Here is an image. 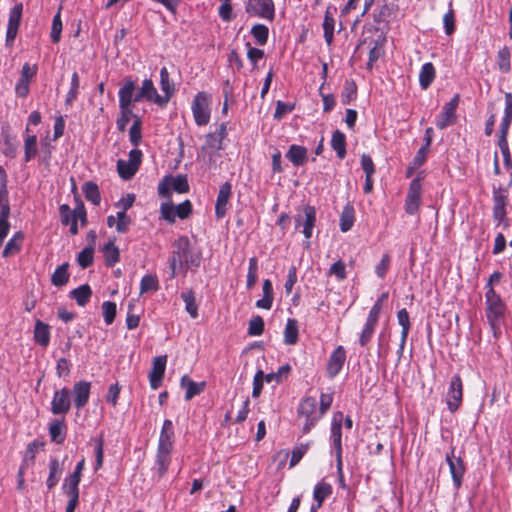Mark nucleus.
Segmentation results:
<instances>
[{
	"mask_svg": "<svg viewBox=\"0 0 512 512\" xmlns=\"http://www.w3.org/2000/svg\"><path fill=\"white\" fill-rule=\"evenodd\" d=\"M174 442V424L170 419H165L160 431L155 456V471L159 477H163L168 470L171 463V454L174 448Z\"/></svg>",
	"mask_w": 512,
	"mask_h": 512,
	"instance_id": "nucleus-1",
	"label": "nucleus"
},
{
	"mask_svg": "<svg viewBox=\"0 0 512 512\" xmlns=\"http://www.w3.org/2000/svg\"><path fill=\"white\" fill-rule=\"evenodd\" d=\"M170 259L171 277H175L177 270L196 268L200 265V256L193 253L192 246L187 237L178 238L173 244Z\"/></svg>",
	"mask_w": 512,
	"mask_h": 512,
	"instance_id": "nucleus-2",
	"label": "nucleus"
},
{
	"mask_svg": "<svg viewBox=\"0 0 512 512\" xmlns=\"http://www.w3.org/2000/svg\"><path fill=\"white\" fill-rule=\"evenodd\" d=\"M135 88L136 85L133 80L125 79L123 85L118 91L119 116L116 120V125L120 132H124L126 130V127L131 119L134 121L135 117H138L133 113L130 107L132 104V93L135 91Z\"/></svg>",
	"mask_w": 512,
	"mask_h": 512,
	"instance_id": "nucleus-3",
	"label": "nucleus"
},
{
	"mask_svg": "<svg viewBox=\"0 0 512 512\" xmlns=\"http://www.w3.org/2000/svg\"><path fill=\"white\" fill-rule=\"evenodd\" d=\"M486 317L494 335L500 331L504 323L506 314V305L501 297L496 293L493 287L487 289L486 294Z\"/></svg>",
	"mask_w": 512,
	"mask_h": 512,
	"instance_id": "nucleus-4",
	"label": "nucleus"
},
{
	"mask_svg": "<svg viewBox=\"0 0 512 512\" xmlns=\"http://www.w3.org/2000/svg\"><path fill=\"white\" fill-rule=\"evenodd\" d=\"M322 417L314 397L308 396L300 401L297 407V421L302 427L303 434H308Z\"/></svg>",
	"mask_w": 512,
	"mask_h": 512,
	"instance_id": "nucleus-5",
	"label": "nucleus"
},
{
	"mask_svg": "<svg viewBox=\"0 0 512 512\" xmlns=\"http://www.w3.org/2000/svg\"><path fill=\"white\" fill-rule=\"evenodd\" d=\"M211 95L207 92H198L191 104V110L195 123L198 126H205L211 118Z\"/></svg>",
	"mask_w": 512,
	"mask_h": 512,
	"instance_id": "nucleus-6",
	"label": "nucleus"
},
{
	"mask_svg": "<svg viewBox=\"0 0 512 512\" xmlns=\"http://www.w3.org/2000/svg\"><path fill=\"white\" fill-rule=\"evenodd\" d=\"M171 191L177 193H186L189 191V184L186 175L165 176L158 184V193L167 199L170 198Z\"/></svg>",
	"mask_w": 512,
	"mask_h": 512,
	"instance_id": "nucleus-7",
	"label": "nucleus"
},
{
	"mask_svg": "<svg viewBox=\"0 0 512 512\" xmlns=\"http://www.w3.org/2000/svg\"><path fill=\"white\" fill-rule=\"evenodd\" d=\"M245 11L254 17L272 22L275 18L273 0H247Z\"/></svg>",
	"mask_w": 512,
	"mask_h": 512,
	"instance_id": "nucleus-8",
	"label": "nucleus"
},
{
	"mask_svg": "<svg viewBox=\"0 0 512 512\" xmlns=\"http://www.w3.org/2000/svg\"><path fill=\"white\" fill-rule=\"evenodd\" d=\"M508 190L502 186L493 188V219L501 224L507 216Z\"/></svg>",
	"mask_w": 512,
	"mask_h": 512,
	"instance_id": "nucleus-9",
	"label": "nucleus"
},
{
	"mask_svg": "<svg viewBox=\"0 0 512 512\" xmlns=\"http://www.w3.org/2000/svg\"><path fill=\"white\" fill-rule=\"evenodd\" d=\"M463 383L459 375H454L449 384L446 395V404L450 412H455L462 403Z\"/></svg>",
	"mask_w": 512,
	"mask_h": 512,
	"instance_id": "nucleus-10",
	"label": "nucleus"
},
{
	"mask_svg": "<svg viewBox=\"0 0 512 512\" xmlns=\"http://www.w3.org/2000/svg\"><path fill=\"white\" fill-rule=\"evenodd\" d=\"M71 408V390L67 387L56 390L51 400V413L65 415Z\"/></svg>",
	"mask_w": 512,
	"mask_h": 512,
	"instance_id": "nucleus-11",
	"label": "nucleus"
},
{
	"mask_svg": "<svg viewBox=\"0 0 512 512\" xmlns=\"http://www.w3.org/2000/svg\"><path fill=\"white\" fill-rule=\"evenodd\" d=\"M422 197V185L418 178L413 179L409 185V189L405 199V211L409 215L418 212Z\"/></svg>",
	"mask_w": 512,
	"mask_h": 512,
	"instance_id": "nucleus-12",
	"label": "nucleus"
},
{
	"mask_svg": "<svg viewBox=\"0 0 512 512\" xmlns=\"http://www.w3.org/2000/svg\"><path fill=\"white\" fill-rule=\"evenodd\" d=\"M459 104V95L456 94L454 97L442 107L441 113L436 119V126L439 129H445L451 126L456 121V109Z\"/></svg>",
	"mask_w": 512,
	"mask_h": 512,
	"instance_id": "nucleus-13",
	"label": "nucleus"
},
{
	"mask_svg": "<svg viewBox=\"0 0 512 512\" xmlns=\"http://www.w3.org/2000/svg\"><path fill=\"white\" fill-rule=\"evenodd\" d=\"M342 424H343V413L336 412L333 415L331 423V434L330 440L332 447L335 451L336 460L342 459Z\"/></svg>",
	"mask_w": 512,
	"mask_h": 512,
	"instance_id": "nucleus-14",
	"label": "nucleus"
},
{
	"mask_svg": "<svg viewBox=\"0 0 512 512\" xmlns=\"http://www.w3.org/2000/svg\"><path fill=\"white\" fill-rule=\"evenodd\" d=\"M379 318V307L377 305L376 307H372L370 309L363 329L359 334V345L361 347L367 346V344L371 341L378 325Z\"/></svg>",
	"mask_w": 512,
	"mask_h": 512,
	"instance_id": "nucleus-15",
	"label": "nucleus"
},
{
	"mask_svg": "<svg viewBox=\"0 0 512 512\" xmlns=\"http://www.w3.org/2000/svg\"><path fill=\"white\" fill-rule=\"evenodd\" d=\"M73 394V402L75 407L80 410L82 409L89 401L90 393H91V383L85 380L76 382L73 385L72 392Z\"/></svg>",
	"mask_w": 512,
	"mask_h": 512,
	"instance_id": "nucleus-16",
	"label": "nucleus"
},
{
	"mask_svg": "<svg viewBox=\"0 0 512 512\" xmlns=\"http://www.w3.org/2000/svg\"><path fill=\"white\" fill-rule=\"evenodd\" d=\"M167 363V356H158L153 359L152 369L149 373V381L152 389L160 387Z\"/></svg>",
	"mask_w": 512,
	"mask_h": 512,
	"instance_id": "nucleus-17",
	"label": "nucleus"
},
{
	"mask_svg": "<svg viewBox=\"0 0 512 512\" xmlns=\"http://www.w3.org/2000/svg\"><path fill=\"white\" fill-rule=\"evenodd\" d=\"M446 462L449 465L454 486L459 488L462 484V479L465 473V466L460 457H454V448L451 450L450 454L446 455Z\"/></svg>",
	"mask_w": 512,
	"mask_h": 512,
	"instance_id": "nucleus-18",
	"label": "nucleus"
},
{
	"mask_svg": "<svg viewBox=\"0 0 512 512\" xmlns=\"http://www.w3.org/2000/svg\"><path fill=\"white\" fill-rule=\"evenodd\" d=\"M346 361V351L343 346H338L332 352L327 363L328 376L334 378L341 371Z\"/></svg>",
	"mask_w": 512,
	"mask_h": 512,
	"instance_id": "nucleus-19",
	"label": "nucleus"
},
{
	"mask_svg": "<svg viewBox=\"0 0 512 512\" xmlns=\"http://www.w3.org/2000/svg\"><path fill=\"white\" fill-rule=\"evenodd\" d=\"M231 194L232 186L229 182H225L220 186L215 204V215L217 219H221L226 215Z\"/></svg>",
	"mask_w": 512,
	"mask_h": 512,
	"instance_id": "nucleus-20",
	"label": "nucleus"
},
{
	"mask_svg": "<svg viewBox=\"0 0 512 512\" xmlns=\"http://www.w3.org/2000/svg\"><path fill=\"white\" fill-rule=\"evenodd\" d=\"M141 87L143 94L146 96V101L154 103L160 107L167 106V97H162V95L157 92V89L151 79H144Z\"/></svg>",
	"mask_w": 512,
	"mask_h": 512,
	"instance_id": "nucleus-21",
	"label": "nucleus"
},
{
	"mask_svg": "<svg viewBox=\"0 0 512 512\" xmlns=\"http://www.w3.org/2000/svg\"><path fill=\"white\" fill-rule=\"evenodd\" d=\"M337 8L333 5H328L324 15L323 21V31L324 38L328 45H331L334 38V30H335V19L334 14L336 13Z\"/></svg>",
	"mask_w": 512,
	"mask_h": 512,
	"instance_id": "nucleus-22",
	"label": "nucleus"
},
{
	"mask_svg": "<svg viewBox=\"0 0 512 512\" xmlns=\"http://www.w3.org/2000/svg\"><path fill=\"white\" fill-rule=\"evenodd\" d=\"M308 157V150L304 146L291 145L286 153V158L296 167L302 166Z\"/></svg>",
	"mask_w": 512,
	"mask_h": 512,
	"instance_id": "nucleus-23",
	"label": "nucleus"
},
{
	"mask_svg": "<svg viewBox=\"0 0 512 512\" xmlns=\"http://www.w3.org/2000/svg\"><path fill=\"white\" fill-rule=\"evenodd\" d=\"M49 436L52 442L62 444L66 438V425L64 420L55 419L49 424Z\"/></svg>",
	"mask_w": 512,
	"mask_h": 512,
	"instance_id": "nucleus-24",
	"label": "nucleus"
},
{
	"mask_svg": "<svg viewBox=\"0 0 512 512\" xmlns=\"http://www.w3.org/2000/svg\"><path fill=\"white\" fill-rule=\"evenodd\" d=\"M304 220H303V230L306 239H310L312 237L313 228L316 222V209L313 206L306 205L303 208Z\"/></svg>",
	"mask_w": 512,
	"mask_h": 512,
	"instance_id": "nucleus-25",
	"label": "nucleus"
},
{
	"mask_svg": "<svg viewBox=\"0 0 512 512\" xmlns=\"http://www.w3.org/2000/svg\"><path fill=\"white\" fill-rule=\"evenodd\" d=\"M263 297L256 301V307L260 309L270 310L273 304L274 292L273 286L269 279L263 281L262 286Z\"/></svg>",
	"mask_w": 512,
	"mask_h": 512,
	"instance_id": "nucleus-26",
	"label": "nucleus"
},
{
	"mask_svg": "<svg viewBox=\"0 0 512 512\" xmlns=\"http://www.w3.org/2000/svg\"><path fill=\"white\" fill-rule=\"evenodd\" d=\"M181 385L185 388V400H191L194 396L199 395L205 387L204 382H195L191 380L187 375L181 378Z\"/></svg>",
	"mask_w": 512,
	"mask_h": 512,
	"instance_id": "nucleus-27",
	"label": "nucleus"
},
{
	"mask_svg": "<svg viewBox=\"0 0 512 512\" xmlns=\"http://www.w3.org/2000/svg\"><path fill=\"white\" fill-rule=\"evenodd\" d=\"M24 234L21 231L14 233V235L6 243L2 256L7 258L11 255L17 254L21 251Z\"/></svg>",
	"mask_w": 512,
	"mask_h": 512,
	"instance_id": "nucleus-28",
	"label": "nucleus"
},
{
	"mask_svg": "<svg viewBox=\"0 0 512 512\" xmlns=\"http://www.w3.org/2000/svg\"><path fill=\"white\" fill-rule=\"evenodd\" d=\"M436 71L434 65L431 62H427L422 65L419 73V84L423 90H426L434 81Z\"/></svg>",
	"mask_w": 512,
	"mask_h": 512,
	"instance_id": "nucleus-29",
	"label": "nucleus"
},
{
	"mask_svg": "<svg viewBox=\"0 0 512 512\" xmlns=\"http://www.w3.org/2000/svg\"><path fill=\"white\" fill-rule=\"evenodd\" d=\"M160 88L163 92L162 97H167V103L175 92L174 83L170 80L169 72L166 67L160 69Z\"/></svg>",
	"mask_w": 512,
	"mask_h": 512,
	"instance_id": "nucleus-30",
	"label": "nucleus"
},
{
	"mask_svg": "<svg viewBox=\"0 0 512 512\" xmlns=\"http://www.w3.org/2000/svg\"><path fill=\"white\" fill-rule=\"evenodd\" d=\"M92 295V290L89 285L84 284L70 292L71 298H73L79 306H85Z\"/></svg>",
	"mask_w": 512,
	"mask_h": 512,
	"instance_id": "nucleus-31",
	"label": "nucleus"
},
{
	"mask_svg": "<svg viewBox=\"0 0 512 512\" xmlns=\"http://www.w3.org/2000/svg\"><path fill=\"white\" fill-rule=\"evenodd\" d=\"M35 341L43 347H46L50 341L49 326L38 320L34 328Z\"/></svg>",
	"mask_w": 512,
	"mask_h": 512,
	"instance_id": "nucleus-32",
	"label": "nucleus"
},
{
	"mask_svg": "<svg viewBox=\"0 0 512 512\" xmlns=\"http://www.w3.org/2000/svg\"><path fill=\"white\" fill-rule=\"evenodd\" d=\"M81 476L70 474L64 481L63 491L68 497H79Z\"/></svg>",
	"mask_w": 512,
	"mask_h": 512,
	"instance_id": "nucleus-33",
	"label": "nucleus"
},
{
	"mask_svg": "<svg viewBox=\"0 0 512 512\" xmlns=\"http://www.w3.org/2000/svg\"><path fill=\"white\" fill-rule=\"evenodd\" d=\"M298 341V322L289 318L284 330V342L287 345H294Z\"/></svg>",
	"mask_w": 512,
	"mask_h": 512,
	"instance_id": "nucleus-34",
	"label": "nucleus"
},
{
	"mask_svg": "<svg viewBox=\"0 0 512 512\" xmlns=\"http://www.w3.org/2000/svg\"><path fill=\"white\" fill-rule=\"evenodd\" d=\"M181 298L185 303V310L195 319L198 317V305L196 304L195 293L192 290L183 291Z\"/></svg>",
	"mask_w": 512,
	"mask_h": 512,
	"instance_id": "nucleus-35",
	"label": "nucleus"
},
{
	"mask_svg": "<svg viewBox=\"0 0 512 512\" xmlns=\"http://www.w3.org/2000/svg\"><path fill=\"white\" fill-rule=\"evenodd\" d=\"M61 222L63 225H68L73 219L81 218L85 221V212L83 210L71 211L67 204H63L59 207Z\"/></svg>",
	"mask_w": 512,
	"mask_h": 512,
	"instance_id": "nucleus-36",
	"label": "nucleus"
},
{
	"mask_svg": "<svg viewBox=\"0 0 512 512\" xmlns=\"http://www.w3.org/2000/svg\"><path fill=\"white\" fill-rule=\"evenodd\" d=\"M332 493V487L326 482H318L313 490V498L316 501L315 505L322 506L325 499Z\"/></svg>",
	"mask_w": 512,
	"mask_h": 512,
	"instance_id": "nucleus-37",
	"label": "nucleus"
},
{
	"mask_svg": "<svg viewBox=\"0 0 512 512\" xmlns=\"http://www.w3.org/2000/svg\"><path fill=\"white\" fill-rule=\"evenodd\" d=\"M331 146L336 151L337 156L343 159L346 155V137L344 133L336 130L332 135Z\"/></svg>",
	"mask_w": 512,
	"mask_h": 512,
	"instance_id": "nucleus-38",
	"label": "nucleus"
},
{
	"mask_svg": "<svg viewBox=\"0 0 512 512\" xmlns=\"http://www.w3.org/2000/svg\"><path fill=\"white\" fill-rule=\"evenodd\" d=\"M82 191L87 201H90L94 205L100 204L101 197L97 184L92 181L85 182Z\"/></svg>",
	"mask_w": 512,
	"mask_h": 512,
	"instance_id": "nucleus-39",
	"label": "nucleus"
},
{
	"mask_svg": "<svg viewBox=\"0 0 512 512\" xmlns=\"http://www.w3.org/2000/svg\"><path fill=\"white\" fill-rule=\"evenodd\" d=\"M37 154V136L35 134H28L24 139V160L25 162L31 161Z\"/></svg>",
	"mask_w": 512,
	"mask_h": 512,
	"instance_id": "nucleus-40",
	"label": "nucleus"
},
{
	"mask_svg": "<svg viewBox=\"0 0 512 512\" xmlns=\"http://www.w3.org/2000/svg\"><path fill=\"white\" fill-rule=\"evenodd\" d=\"M354 220H355V217H354L353 207L350 205H346L343 208L341 216H340V230L342 232L349 231L354 224Z\"/></svg>",
	"mask_w": 512,
	"mask_h": 512,
	"instance_id": "nucleus-41",
	"label": "nucleus"
},
{
	"mask_svg": "<svg viewBox=\"0 0 512 512\" xmlns=\"http://www.w3.org/2000/svg\"><path fill=\"white\" fill-rule=\"evenodd\" d=\"M291 370L292 368L289 364H284L280 366L277 371L266 374L265 381L267 383H281L283 380L288 378Z\"/></svg>",
	"mask_w": 512,
	"mask_h": 512,
	"instance_id": "nucleus-42",
	"label": "nucleus"
},
{
	"mask_svg": "<svg viewBox=\"0 0 512 512\" xmlns=\"http://www.w3.org/2000/svg\"><path fill=\"white\" fill-rule=\"evenodd\" d=\"M251 35L253 36L255 43L263 46L267 43L269 37V29L264 24H255L252 26Z\"/></svg>",
	"mask_w": 512,
	"mask_h": 512,
	"instance_id": "nucleus-43",
	"label": "nucleus"
},
{
	"mask_svg": "<svg viewBox=\"0 0 512 512\" xmlns=\"http://www.w3.org/2000/svg\"><path fill=\"white\" fill-rule=\"evenodd\" d=\"M103 253L107 266L112 267L119 261V249L112 241L105 244Z\"/></svg>",
	"mask_w": 512,
	"mask_h": 512,
	"instance_id": "nucleus-44",
	"label": "nucleus"
},
{
	"mask_svg": "<svg viewBox=\"0 0 512 512\" xmlns=\"http://www.w3.org/2000/svg\"><path fill=\"white\" fill-rule=\"evenodd\" d=\"M68 263L60 265L52 274L51 282L54 286L61 287L69 280Z\"/></svg>",
	"mask_w": 512,
	"mask_h": 512,
	"instance_id": "nucleus-45",
	"label": "nucleus"
},
{
	"mask_svg": "<svg viewBox=\"0 0 512 512\" xmlns=\"http://www.w3.org/2000/svg\"><path fill=\"white\" fill-rule=\"evenodd\" d=\"M497 65L502 73H508L511 69V52L508 47L501 48L497 53Z\"/></svg>",
	"mask_w": 512,
	"mask_h": 512,
	"instance_id": "nucleus-46",
	"label": "nucleus"
},
{
	"mask_svg": "<svg viewBox=\"0 0 512 512\" xmlns=\"http://www.w3.org/2000/svg\"><path fill=\"white\" fill-rule=\"evenodd\" d=\"M117 170L122 179L129 180L135 175L138 168L127 160L119 159L117 161Z\"/></svg>",
	"mask_w": 512,
	"mask_h": 512,
	"instance_id": "nucleus-47",
	"label": "nucleus"
},
{
	"mask_svg": "<svg viewBox=\"0 0 512 512\" xmlns=\"http://www.w3.org/2000/svg\"><path fill=\"white\" fill-rule=\"evenodd\" d=\"M129 140L134 146H138L142 140V121L140 117H135V120L130 127Z\"/></svg>",
	"mask_w": 512,
	"mask_h": 512,
	"instance_id": "nucleus-48",
	"label": "nucleus"
},
{
	"mask_svg": "<svg viewBox=\"0 0 512 512\" xmlns=\"http://www.w3.org/2000/svg\"><path fill=\"white\" fill-rule=\"evenodd\" d=\"M60 464L56 458H53L49 462V476L46 480L47 487L53 488L58 483V474L60 473Z\"/></svg>",
	"mask_w": 512,
	"mask_h": 512,
	"instance_id": "nucleus-49",
	"label": "nucleus"
},
{
	"mask_svg": "<svg viewBox=\"0 0 512 512\" xmlns=\"http://www.w3.org/2000/svg\"><path fill=\"white\" fill-rule=\"evenodd\" d=\"M160 213H161V217L164 220L168 221L169 223L175 222V220L177 218L176 208L173 205V203L171 202L170 198L168 199L167 202H164L161 204Z\"/></svg>",
	"mask_w": 512,
	"mask_h": 512,
	"instance_id": "nucleus-50",
	"label": "nucleus"
},
{
	"mask_svg": "<svg viewBox=\"0 0 512 512\" xmlns=\"http://www.w3.org/2000/svg\"><path fill=\"white\" fill-rule=\"evenodd\" d=\"M80 87V79L77 72H74L71 77V86L66 96V104L72 105V103L76 100Z\"/></svg>",
	"mask_w": 512,
	"mask_h": 512,
	"instance_id": "nucleus-51",
	"label": "nucleus"
},
{
	"mask_svg": "<svg viewBox=\"0 0 512 512\" xmlns=\"http://www.w3.org/2000/svg\"><path fill=\"white\" fill-rule=\"evenodd\" d=\"M257 272H258V261L255 257L249 259V266L247 272V289H252L257 282Z\"/></svg>",
	"mask_w": 512,
	"mask_h": 512,
	"instance_id": "nucleus-52",
	"label": "nucleus"
},
{
	"mask_svg": "<svg viewBox=\"0 0 512 512\" xmlns=\"http://www.w3.org/2000/svg\"><path fill=\"white\" fill-rule=\"evenodd\" d=\"M10 206L7 198L6 186L0 188V220L8 221Z\"/></svg>",
	"mask_w": 512,
	"mask_h": 512,
	"instance_id": "nucleus-53",
	"label": "nucleus"
},
{
	"mask_svg": "<svg viewBox=\"0 0 512 512\" xmlns=\"http://www.w3.org/2000/svg\"><path fill=\"white\" fill-rule=\"evenodd\" d=\"M23 6L21 3L16 4L9 12L8 25L9 28L18 29L22 17Z\"/></svg>",
	"mask_w": 512,
	"mask_h": 512,
	"instance_id": "nucleus-54",
	"label": "nucleus"
},
{
	"mask_svg": "<svg viewBox=\"0 0 512 512\" xmlns=\"http://www.w3.org/2000/svg\"><path fill=\"white\" fill-rule=\"evenodd\" d=\"M158 289V280L155 276L147 274L142 277L140 282V293L156 291Z\"/></svg>",
	"mask_w": 512,
	"mask_h": 512,
	"instance_id": "nucleus-55",
	"label": "nucleus"
},
{
	"mask_svg": "<svg viewBox=\"0 0 512 512\" xmlns=\"http://www.w3.org/2000/svg\"><path fill=\"white\" fill-rule=\"evenodd\" d=\"M116 311V304L114 302L105 301L102 303V313L104 321L107 325H110L114 322Z\"/></svg>",
	"mask_w": 512,
	"mask_h": 512,
	"instance_id": "nucleus-56",
	"label": "nucleus"
},
{
	"mask_svg": "<svg viewBox=\"0 0 512 512\" xmlns=\"http://www.w3.org/2000/svg\"><path fill=\"white\" fill-rule=\"evenodd\" d=\"M246 47H247V58L250 61V63L252 64V68L256 69L258 61L263 59V57L265 55L264 51L259 48H256V47H252L249 42L246 43Z\"/></svg>",
	"mask_w": 512,
	"mask_h": 512,
	"instance_id": "nucleus-57",
	"label": "nucleus"
},
{
	"mask_svg": "<svg viewBox=\"0 0 512 512\" xmlns=\"http://www.w3.org/2000/svg\"><path fill=\"white\" fill-rule=\"evenodd\" d=\"M397 320H398L399 325L402 328L401 336L408 337L411 324H410L409 314L405 308L398 311Z\"/></svg>",
	"mask_w": 512,
	"mask_h": 512,
	"instance_id": "nucleus-58",
	"label": "nucleus"
},
{
	"mask_svg": "<svg viewBox=\"0 0 512 512\" xmlns=\"http://www.w3.org/2000/svg\"><path fill=\"white\" fill-rule=\"evenodd\" d=\"M264 331V320L261 316H254L249 321L248 333L251 336H259Z\"/></svg>",
	"mask_w": 512,
	"mask_h": 512,
	"instance_id": "nucleus-59",
	"label": "nucleus"
},
{
	"mask_svg": "<svg viewBox=\"0 0 512 512\" xmlns=\"http://www.w3.org/2000/svg\"><path fill=\"white\" fill-rule=\"evenodd\" d=\"M356 93L357 87L354 81H346L341 95L342 102L344 104H349L356 97Z\"/></svg>",
	"mask_w": 512,
	"mask_h": 512,
	"instance_id": "nucleus-60",
	"label": "nucleus"
},
{
	"mask_svg": "<svg viewBox=\"0 0 512 512\" xmlns=\"http://www.w3.org/2000/svg\"><path fill=\"white\" fill-rule=\"evenodd\" d=\"M443 25L445 29V33L447 35H451L455 31V13L454 10L450 7L448 11L443 16Z\"/></svg>",
	"mask_w": 512,
	"mask_h": 512,
	"instance_id": "nucleus-61",
	"label": "nucleus"
},
{
	"mask_svg": "<svg viewBox=\"0 0 512 512\" xmlns=\"http://www.w3.org/2000/svg\"><path fill=\"white\" fill-rule=\"evenodd\" d=\"M94 249L92 247L84 248L78 255V263L82 268H87L93 263Z\"/></svg>",
	"mask_w": 512,
	"mask_h": 512,
	"instance_id": "nucleus-62",
	"label": "nucleus"
},
{
	"mask_svg": "<svg viewBox=\"0 0 512 512\" xmlns=\"http://www.w3.org/2000/svg\"><path fill=\"white\" fill-rule=\"evenodd\" d=\"M391 258L388 254H383L380 262L375 266V273L380 278L383 279L390 267Z\"/></svg>",
	"mask_w": 512,
	"mask_h": 512,
	"instance_id": "nucleus-63",
	"label": "nucleus"
},
{
	"mask_svg": "<svg viewBox=\"0 0 512 512\" xmlns=\"http://www.w3.org/2000/svg\"><path fill=\"white\" fill-rule=\"evenodd\" d=\"M308 448L309 444H299L292 450L290 467H293L299 463L304 454L307 452Z\"/></svg>",
	"mask_w": 512,
	"mask_h": 512,
	"instance_id": "nucleus-64",
	"label": "nucleus"
}]
</instances>
